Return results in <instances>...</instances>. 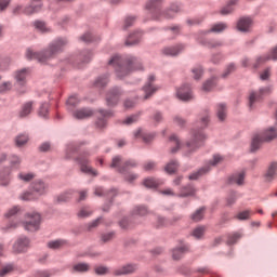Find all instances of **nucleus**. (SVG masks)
I'll use <instances>...</instances> for the list:
<instances>
[{
    "mask_svg": "<svg viewBox=\"0 0 277 277\" xmlns=\"http://www.w3.org/2000/svg\"><path fill=\"white\" fill-rule=\"evenodd\" d=\"M109 66H114L115 72L119 79L127 77L133 70H142V62L137 57H129L126 61L122 57L115 55L109 61Z\"/></svg>",
    "mask_w": 277,
    "mask_h": 277,
    "instance_id": "nucleus-1",
    "label": "nucleus"
},
{
    "mask_svg": "<svg viewBox=\"0 0 277 277\" xmlns=\"http://www.w3.org/2000/svg\"><path fill=\"white\" fill-rule=\"evenodd\" d=\"M66 44H68V41L66 39H57L50 45V48L45 52L37 53L34 52V50L28 49L26 51V57L27 60H38L41 64H44V62H49L51 57L57 55V53H60L64 49V47H66Z\"/></svg>",
    "mask_w": 277,
    "mask_h": 277,
    "instance_id": "nucleus-2",
    "label": "nucleus"
},
{
    "mask_svg": "<svg viewBox=\"0 0 277 277\" xmlns=\"http://www.w3.org/2000/svg\"><path fill=\"white\" fill-rule=\"evenodd\" d=\"M276 128H271L266 130L263 134H255L251 142V153H256V150L261 148V144H263V142H272V140H276Z\"/></svg>",
    "mask_w": 277,
    "mask_h": 277,
    "instance_id": "nucleus-3",
    "label": "nucleus"
},
{
    "mask_svg": "<svg viewBox=\"0 0 277 277\" xmlns=\"http://www.w3.org/2000/svg\"><path fill=\"white\" fill-rule=\"evenodd\" d=\"M42 222V216L38 212H28L25 215V220L23 222V226L25 230L29 233H36V230H40V224Z\"/></svg>",
    "mask_w": 277,
    "mask_h": 277,
    "instance_id": "nucleus-4",
    "label": "nucleus"
},
{
    "mask_svg": "<svg viewBox=\"0 0 277 277\" xmlns=\"http://www.w3.org/2000/svg\"><path fill=\"white\" fill-rule=\"evenodd\" d=\"M137 162L135 160H127L122 163V158L120 156H116L113 158L110 168H117L118 172L124 174L127 170H131V168H136Z\"/></svg>",
    "mask_w": 277,
    "mask_h": 277,
    "instance_id": "nucleus-5",
    "label": "nucleus"
},
{
    "mask_svg": "<svg viewBox=\"0 0 277 277\" xmlns=\"http://www.w3.org/2000/svg\"><path fill=\"white\" fill-rule=\"evenodd\" d=\"M88 154H83L77 158L81 172H83L84 174H90L91 176H98V172L90 166V160L88 159Z\"/></svg>",
    "mask_w": 277,
    "mask_h": 277,
    "instance_id": "nucleus-6",
    "label": "nucleus"
},
{
    "mask_svg": "<svg viewBox=\"0 0 277 277\" xmlns=\"http://www.w3.org/2000/svg\"><path fill=\"white\" fill-rule=\"evenodd\" d=\"M207 140V136L202 132V130H197L193 132V141L190 143H187V148L189 150H196V148H200L202 146V143Z\"/></svg>",
    "mask_w": 277,
    "mask_h": 277,
    "instance_id": "nucleus-7",
    "label": "nucleus"
},
{
    "mask_svg": "<svg viewBox=\"0 0 277 277\" xmlns=\"http://www.w3.org/2000/svg\"><path fill=\"white\" fill-rule=\"evenodd\" d=\"M27 250H29V238L25 236L17 238L13 245V252H15V254H21L27 252Z\"/></svg>",
    "mask_w": 277,
    "mask_h": 277,
    "instance_id": "nucleus-8",
    "label": "nucleus"
},
{
    "mask_svg": "<svg viewBox=\"0 0 277 277\" xmlns=\"http://www.w3.org/2000/svg\"><path fill=\"white\" fill-rule=\"evenodd\" d=\"M154 82L155 76H149L147 83L143 87V91L145 92V101L150 98V96H153V94H155V92L158 90V88L153 84Z\"/></svg>",
    "mask_w": 277,
    "mask_h": 277,
    "instance_id": "nucleus-9",
    "label": "nucleus"
},
{
    "mask_svg": "<svg viewBox=\"0 0 277 277\" xmlns=\"http://www.w3.org/2000/svg\"><path fill=\"white\" fill-rule=\"evenodd\" d=\"M265 92H269V88H265V89H261L260 92H251L249 94V103L248 106L250 107V109H252V107H254V105H256V103H259V101H261V96H263V94H265Z\"/></svg>",
    "mask_w": 277,
    "mask_h": 277,
    "instance_id": "nucleus-10",
    "label": "nucleus"
},
{
    "mask_svg": "<svg viewBox=\"0 0 277 277\" xmlns=\"http://www.w3.org/2000/svg\"><path fill=\"white\" fill-rule=\"evenodd\" d=\"M176 94L181 101H192V98H194V95L192 94V88H189V84L181 87L177 90Z\"/></svg>",
    "mask_w": 277,
    "mask_h": 277,
    "instance_id": "nucleus-11",
    "label": "nucleus"
},
{
    "mask_svg": "<svg viewBox=\"0 0 277 277\" xmlns=\"http://www.w3.org/2000/svg\"><path fill=\"white\" fill-rule=\"evenodd\" d=\"M269 60H277V47H275L268 55L258 57L253 66L254 68H259V66L265 64V62H269Z\"/></svg>",
    "mask_w": 277,
    "mask_h": 277,
    "instance_id": "nucleus-12",
    "label": "nucleus"
},
{
    "mask_svg": "<svg viewBox=\"0 0 277 277\" xmlns=\"http://www.w3.org/2000/svg\"><path fill=\"white\" fill-rule=\"evenodd\" d=\"M119 100H120V89H113L106 95V103L109 106L118 105Z\"/></svg>",
    "mask_w": 277,
    "mask_h": 277,
    "instance_id": "nucleus-13",
    "label": "nucleus"
},
{
    "mask_svg": "<svg viewBox=\"0 0 277 277\" xmlns=\"http://www.w3.org/2000/svg\"><path fill=\"white\" fill-rule=\"evenodd\" d=\"M94 111L90 108H80L74 113V118L77 120H85L87 118H92Z\"/></svg>",
    "mask_w": 277,
    "mask_h": 277,
    "instance_id": "nucleus-14",
    "label": "nucleus"
},
{
    "mask_svg": "<svg viewBox=\"0 0 277 277\" xmlns=\"http://www.w3.org/2000/svg\"><path fill=\"white\" fill-rule=\"evenodd\" d=\"M252 27V19L250 17H241L237 23L238 31H249Z\"/></svg>",
    "mask_w": 277,
    "mask_h": 277,
    "instance_id": "nucleus-15",
    "label": "nucleus"
},
{
    "mask_svg": "<svg viewBox=\"0 0 277 277\" xmlns=\"http://www.w3.org/2000/svg\"><path fill=\"white\" fill-rule=\"evenodd\" d=\"M100 114L102 118H98V120L96 121V127L98 129H105V127H107V121L105 120V118H111L114 114L107 110H100Z\"/></svg>",
    "mask_w": 277,
    "mask_h": 277,
    "instance_id": "nucleus-16",
    "label": "nucleus"
},
{
    "mask_svg": "<svg viewBox=\"0 0 277 277\" xmlns=\"http://www.w3.org/2000/svg\"><path fill=\"white\" fill-rule=\"evenodd\" d=\"M11 181L12 176L10 169H4L3 171L0 172V185H2V187H8Z\"/></svg>",
    "mask_w": 277,
    "mask_h": 277,
    "instance_id": "nucleus-17",
    "label": "nucleus"
},
{
    "mask_svg": "<svg viewBox=\"0 0 277 277\" xmlns=\"http://www.w3.org/2000/svg\"><path fill=\"white\" fill-rule=\"evenodd\" d=\"M134 137L135 140H140V137H142L145 144H150V142L155 140V134H148L144 133L142 130H137L134 132Z\"/></svg>",
    "mask_w": 277,
    "mask_h": 277,
    "instance_id": "nucleus-18",
    "label": "nucleus"
},
{
    "mask_svg": "<svg viewBox=\"0 0 277 277\" xmlns=\"http://www.w3.org/2000/svg\"><path fill=\"white\" fill-rule=\"evenodd\" d=\"M184 47L183 45H175V47H169V48H164L162 50L163 55H170L171 57H174L176 55H179V53H181V51H183Z\"/></svg>",
    "mask_w": 277,
    "mask_h": 277,
    "instance_id": "nucleus-19",
    "label": "nucleus"
},
{
    "mask_svg": "<svg viewBox=\"0 0 277 277\" xmlns=\"http://www.w3.org/2000/svg\"><path fill=\"white\" fill-rule=\"evenodd\" d=\"M135 272V266L128 264L114 272V276H126L127 274H133Z\"/></svg>",
    "mask_w": 277,
    "mask_h": 277,
    "instance_id": "nucleus-20",
    "label": "nucleus"
},
{
    "mask_svg": "<svg viewBox=\"0 0 277 277\" xmlns=\"http://www.w3.org/2000/svg\"><path fill=\"white\" fill-rule=\"evenodd\" d=\"M210 170H211L210 166L202 167L197 172L192 173L188 176V179H189V181H198V179H200V176H205V174H207V172H209Z\"/></svg>",
    "mask_w": 277,
    "mask_h": 277,
    "instance_id": "nucleus-21",
    "label": "nucleus"
},
{
    "mask_svg": "<svg viewBox=\"0 0 277 277\" xmlns=\"http://www.w3.org/2000/svg\"><path fill=\"white\" fill-rule=\"evenodd\" d=\"M34 111V102H27L22 106L19 118H27Z\"/></svg>",
    "mask_w": 277,
    "mask_h": 277,
    "instance_id": "nucleus-22",
    "label": "nucleus"
},
{
    "mask_svg": "<svg viewBox=\"0 0 277 277\" xmlns=\"http://www.w3.org/2000/svg\"><path fill=\"white\" fill-rule=\"evenodd\" d=\"M29 75V69L25 68L15 72V79L19 85H23Z\"/></svg>",
    "mask_w": 277,
    "mask_h": 277,
    "instance_id": "nucleus-23",
    "label": "nucleus"
},
{
    "mask_svg": "<svg viewBox=\"0 0 277 277\" xmlns=\"http://www.w3.org/2000/svg\"><path fill=\"white\" fill-rule=\"evenodd\" d=\"M246 179V172L241 171L239 173H236L229 177V183L236 184V185H243V181Z\"/></svg>",
    "mask_w": 277,
    "mask_h": 277,
    "instance_id": "nucleus-24",
    "label": "nucleus"
},
{
    "mask_svg": "<svg viewBox=\"0 0 277 277\" xmlns=\"http://www.w3.org/2000/svg\"><path fill=\"white\" fill-rule=\"evenodd\" d=\"M32 192L38 194L39 196H42V194H47V186L44 185V182L37 181L32 184Z\"/></svg>",
    "mask_w": 277,
    "mask_h": 277,
    "instance_id": "nucleus-25",
    "label": "nucleus"
},
{
    "mask_svg": "<svg viewBox=\"0 0 277 277\" xmlns=\"http://www.w3.org/2000/svg\"><path fill=\"white\" fill-rule=\"evenodd\" d=\"M76 272H79L80 274H83L84 272H90V264L88 263L74 264L71 267V274H75Z\"/></svg>",
    "mask_w": 277,
    "mask_h": 277,
    "instance_id": "nucleus-26",
    "label": "nucleus"
},
{
    "mask_svg": "<svg viewBox=\"0 0 277 277\" xmlns=\"http://www.w3.org/2000/svg\"><path fill=\"white\" fill-rule=\"evenodd\" d=\"M276 170H277V162H272L265 174L266 181H274V176H276Z\"/></svg>",
    "mask_w": 277,
    "mask_h": 277,
    "instance_id": "nucleus-27",
    "label": "nucleus"
},
{
    "mask_svg": "<svg viewBox=\"0 0 277 277\" xmlns=\"http://www.w3.org/2000/svg\"><path fill=\"white\" fill-rule=\"evenodd\" d=\"M37 3H40V0H32L31 5L25 9L24 11L25 14L29 15V14H36V12H40L41 5Z\"/></svg>",
    "mask_w": 277,
    "mask_h": 277,
    "instance_id": "nucleus-28",
    "label": "nucleus"
},
{
    "mask_svg": "<svg viewBox=\"0 0 277 277\" xmlns=\"http://www.w3.org/2000/svg\"><path fill=\"white\" fill-rule=\"evenodd\" d=\"M252 215H253L252 210H243L241 212H238L234 217L235 220L245 221V220H250Z\"/></svg>",
    "mask_w": 277,
    "mask_h": 277,
    "instance_id": "nucleus-29",
    "label": "nucleus"
},
{
    "mask_svg": "<svg viewBox=\"0 0 277 277\" xmlns=\"http://www.w3.org/2000/svg\"><path fill=\"white\" fill-rule=\"evenodd\" d=\"M17 179L19 181H23L24 183H29L30 181H34V179H36V174L35 173H27V172H19L17 174Z\"/></svg>",
    "mask_w": 277,
    "mask_h": 277,
    "instance_id": "nucleus-30",
    "label": "nucleus"
},
{
    "mask_svg": "<svg viewBox=\"0 0 277 277\" xmlns=\"http://www.w3.org/2000/svg\"><path fill=\"white\" fill-rule=\"evenodd\" d=\"M143 185H145L149 189H153L155 187H159V185H161V182H159V180H156L154 177H148L144 180Z\"/></svg>",
    "mask_w": 277,
    "mask_h": 277,
    "instance_id": "nucleus-31",
    "label": "nucleus"
},
{
    "mask_svg": "<svg viewBox=\"0 0 277 277\" xmlns=\"http://www.w3.org/2000/svg\"><path fill=\"white\" fill-rule=\"evenodd\" d=\"M141 38H142V32L136 31L135 34L129 36L128 40L126 41V44L128 45L137 44Z\"/></svg>",
    "mask_w": 277,
    "mask_h": 277,
    "instance_id": "nucleus-32",
    "label": "nucleus"
},
{
    "mask_svg": "<svg viewBox=\"0 0 277 277\" xmlns=\"http://www.w3.org/2000/svg\"><path fill=\"white\" fill-rule=\"evenodd\" d=\"M168 174H174L179 170V162L176 160H171L164 168Z\"/></svg>",
    "mask_w": 277,
    "mask_h": 277,
    "instance_id": "nucleus-33",
    "label": "nucleus"
},
{
    "mask_svg": "<svg viewBox=\"0 0 277 277\" xmlns=\"http://www.w3.org/2000/svg\"><path fill=\"white\" fill-rule=\"evenodd\" d=\"M216 114H217L219 120H221V121L226 120V105L219 104Z\"/></svg>",
    "mask_w": 277,
    "mask_h": 277,
    "instance_id": "nucleus-34",
    "label": "nucleus"
},
{
    "mask_svg": "<svg viewBox=\"0 0 277 277\" xmlns=\"http://www.w3.org/2000/svg\"><path fill=\"white\" fill-rule=\"evenodd\" d=\"M181 9L179 8V5H173L170 10L166 11L162 15L163 18H174V16L176 15V13L180 11Z\"/></svg>",
    "mask_w": 277,
    "mask_h": 277,
    "instance_id": "nucleus-35",
    "label": "nucleus"
},
{
    "mask_svg": "<svg viewBox=\"0 0 277 277\" xmlns=\"http://www.w3.org/2000/svg\"><path fill=\"white\" fill-rule=\"evenodd\" d=\"M185 252H187V248H185V247L174 249L173 253H172L174 261H179L180 259H182L183 254H185Z\"/></svg>",
    "mask_w": 277,
    "mask_h": 277,
    "instance_id": "nucleus-36",
    "label": "nucleus"
},
{
    "mask_svg": "<svg viewBox=\"0 0 277 277\" xmlns=\"http://www.w3.org/2000/svg\"><path fill=\"white\" fill-rule=\"evenodd\" d=\"M215 78H211L210 80H207L203 85H202V90L203 92H211L212 89L215 88Z\"/></svg>",
    "mask_w": 277,
    "mask_h": 277,
    "instance_id": "nucleus-37",
    "label": "nucleus"
},
{
    "mask_svg": "<svg viewBox=\"0 0 277 277\" xmlns=\"http://www.w3.org/2000/svg\"><path fill=\"white\" fill-rule=\"evenodd\" d=\"M170 144H173L175 147L171 148V153H176L181 146V142L176 135H171L169 138Z\"/></svg>",
    "mask_w": 277,
    "mask_h": 277,
    "instance_id": "nucleus-38",
    "label": "nucleus"
},
{
    "mask_svg": "<svg viewBox=\"0 0 277 277\" xmlns=\"http://www.w3.org/2000/svg\"><path fill=\"white\" fill-rule=\"evenodd\" d=\"M27 142H29V136H27L26 134H21L15 138L16 146H25Z\"/></svg>",
    "mask_w": 277,
    "mask_h": 277,
    "instance_id": "nucleus-39",
    "label": "nucleus"
},
{
    "mask_svg": "<svg viewBox=\"0 0 277 277\" xmlns=\"http://www.w3.org/2000/svg\"><path fill=\"white\" fill-rule=\"evenodd\" d=\"M109 83V80L107 79V76L100 77L95 80V88H105V85Z\"/></svg>",
    "mask_w": 277,
    "mask_h": 277,
    "instance_id": "nucleus-40",
    "label": "nucleus"
},
{
    "mask_svg": "<svg viewBox=\"0 0 277 277\" xmlns=\"http://www.w3.org/2000/svg\"><path fill=\"white\" fill-rule=\"evenodd\" d=\"M202 217H205V208H201V209L197 210V211L192 215L193 222H200V220H202Z\"/></svg>",
    "mask_w": 277,
    "mask_h": 277,
    "instance_id": "nucleus-41",
    "label": "nucleus"
},
{
    "mask_svg": "<svg viewBox=\"0 0 277 277\" xmlns=\"http://www.w3.org/2000/svg\"><path fill=\"white\" fill-rule=\"evenodd\" d=\"M239 239H241V233H234L228 236L227 243L229 246H233L234 243H237V241H239Z\"/></svg>",
    "mask_w": 277,
    "mask_h": 277,
    "instance_id": "nucleus-42",
    "label": "nucleus"
},
{
    "mask_svg": "<svg viewBox=\"0 0 277 277\" xmlns=\"http://www.w3.org/2000/svg\"><path fill=\"white\" fill-rule=\"evenodd\" d=\"M64 243H66V241H64V240H53L48 243V248H51L52 250H57V249L62 248V246H64Z\"/></svg>",
    "mask_w": 277,
    "mask_h": 277,
    "instance_id": "nucleus-43",
    "label": "nucleus"
},
{
    "mask_svg": "<svg viewBox=\"0 0 277 277\" xmlns=\"http://www.w3.org/2000/svg\"><path fill=\"white\" fill-rule=\"evenodd\" d=\"M228 26L224 23L215 24L212 26L210 31H214L215 34H221V31H224Z\"/></svg>",
    "mask_w": 277,
    "mask_h": 277,
    "instance_id": "nucleus-44",
    "label": "nucleus"
},
{
    "mask_svg": "<svg viewBox=\"0 0 277 277\" xmlns=\"http://www.w3.org/2000/svg\"><path fill=\"white\" fill-rule=\"evenodd\" d=\"M11 61L9 57H0V70H8L10 68Z\"/></svg>",
    "mask_w": 277,
    "mask_h": 277,
    "instance_id": "nucleus-45",
    "label": "nucleus"
},
{
    "mask_svg": "<svg viewBox=\"0 0 277 277\" xmlns=\"http://www.w3.org/2000/svg\"><path fill=\"white\" fill-rule=\"evenodd\" d=\"M233 5H235V2H230V3L227 4L225 8H223V9L221 10L222 16H226V15H228V14H233V11L235 10V9L233 8Z\"/></svg>",
    "mask_w": 277,
    "mask_h": 277,
    "instance_id": "nucleus-46",
    "label": "nucleus"
},
{
    "mask_svg": "<svg viewBox=\"0 0 277 277\" xmlns=\"http://www.w3.org/2000/svg\"><path fill=\"white\" fill-rule=\"evenodd\" d=\"M12 272H14V265L8 264L0 271V277L6 276V274H12Z\"/></svg>",
    "mask_w": 277,
    "mask_h": 277,
    "instance_id": "nucleus-47",
    "label": "nucleus"
},
{
    "mask_svg": "<svg viewBox=\"0 0 277 277\" xmlns=\"http://www.w3.org/2000/svg\"><path fill=\"white\" fill-rule=\"evenodd\" d=\"M35 27L36 29H38V31H41L42 34H44V31H49V28L47 27V24L44 22H35Z\"/></svg>",
    "mask_w": 277,
    "mask_h": 277,
    "instance_id": "nucleus-48",
    "label": "nucleus"
},
{
    "mask_svg": "<svg viewBox=\"0 0 277 277\" xmlns=\"http://www.w3.org/2000/svg\"><path fill=\"white\" fill-rule=\"evenodd\" d=\"M194 194H196V189L192 186H187V187L183 188L181 196L182 197L194 196Z\"/></svg>",
    "mask_w": 277,
    "mask_h": 277,
    "instance_id": "nucleus-49",
    "label": "nucleus"
},
{
    "mask_svg": "<svg viewBox=\"0 0 277 277\" xmlns=\"http://www.w3.org/2000/svg\"><path fill=\"white\" fill-rule=\"evenodd\" d=\"M202 235H205V227L202 226L197 227L193 230V237H195L196 239H200Z\"/></svg>",
    "mask_w": 277,
    "mask_h": 277,
    "instance_id": "nucleus-50",
    "label": "nucleus"
},
{
    "mask_svg": "<svg viewBox=\"0 0 277 277\" xmlns=\"http://www.w3.org/2000/svg\"><path fill=\"white\" fill-rule=\"evenodd\" d=\"M95 274H97V276H105V274H109V268L106 266H97L95 267Z\"/></svg>",
    "mask_w": 277,
    "mask_h": 277,
    "instance_id": "nucleus-51",
    "label": "nucleus"
},
{
    "mask_svg": "<svg viewBox=\"0 0 277 277\" xmlns=\"http://www.w3.org/2000/svg\"><path fill=\"white\" fill-rule=\"evenodd\" d=\"M71 198V193H64L57 197V202H68Z\"/></svg>",
    "mask_w": 277,
    "mask_h": 277,
    "instance_id": "nucleus-52",
    "label": "nucleus"
},
{
    "mask_svg": "<svg viewBox=\"0 0 277 277\" xmlns=\"http://www.w3.org/2000/svg\"><path fill=\"white\" fill-rule=\"evenodd\" d=\"M78 215L79 217H90V215H92V210H90V208H82Z\"/></svg>",
    "mask_w": 277,
    "mask_h": 277,
    "instance_id": "nucleus-53",
    "label": "nucleus"
},
{
    "mask_svg": "<svg viewBox=\"0 0 277 277\" xmlns=\"http://www.w3.org/2000/svg\"><path fill=\"white\" fill-rule=\"evenodd\" d=\"M47 114H49V104H42L39 109V116L47 118Z\"/></svg>",
    "mask_w": 277,
    "mask_h": 277,
    "instance_id": "nucleus-54",
    "label": "nucleus"
},
{
    "mask_svg": "<svg viewBox=\"0 0 277 277\" xmlns=\"http://www.w3.org/2000/svg\"><path fill=\"white\" fill-rule=\"evenodd\" d=\"M134 213L135 215H146V213H148V210L144 206H138L134 208Z\"/></svg>",
    "mask_w": 277,
    "mask_h": 277,
    "instance_id": "nucleus-55",
    "label": "nucleus"
},
{
    "mask_svg": "<svg viewBox=\"0 0 277 277\" xmlns=\"http://www.w3.org/2000/svg\"><path fill=\"white\" fill-rule=\"evenodd\" d=\"M67 105L70 107H76V105H79V97L77 95H72L67 100Z\"/></svg>",
    "mask_w": 277,
    "mask_h": 277,
    "instance_id": "nucleus-56",
    "label": "nucleus"
},
{
    "mask_svg": "<svg viewBox=\"0 0 277 277\" xmlns=\"http://www.w3.org/2000/svg\"><path fill=\"white\" fill-rule=\"evenodd\" d=\"M12 90V82H3L0 84V94H3V92H8Z\"/></svg>",
    "mask_w": 277,
    "mask_h": 277,
    "instance_id": "nucleus-57",
    "label": "nucleus"
},
{
    "mask_svg": "<svg viewBox=\"0 0 277 277\" xmlns=\"http://www.w3.org/2000/svg\"><path fill=\"white\" fill-rule=\"evenodd\" d=\"M134 23H135V17L129 16L124 19L123 28L129 29V27H131V25H133Z\"/></svg>",
    "mask_w": 277,
    "mask_h": 277,
    "instance_id": "nucleus-58",
    "label": "nucleus"
},
{
    "mask_svg": "<svg viewBox=\"0 0 277 277\" xmlns=\"http://www.w3.org/2000/svg\"><path fill=\"white\" fill-rule=\"evenodd\" d=\"M10 163L12 168H18V166H21V159L18 158V156H12Z\"/></svg>",
    "mask_w": 277,
    "mask_h": 277,
    "instance_id": "nucleus-59",
    "label": "nucleus"
},
{
    "mask_svg": "<svg viewBox=\"0 0 277 277\" xmlns=\"http://www.w3.org/2000/svg\"><path fill=\"white\" fill-rule=\"evenodd\" d=\"M18 211H21V209L15 206V207L11 208V209L5 213V217H12V216L16 215V213H18Z\"/></svg>",
    "mask_w": 277,
    "mask_h": 277,
    "instance_id": "nucleus-60",
    "label": "nucleus"
},
{
    "mask_svg": "<svg viewBox=\"0 0 277 277\" xmlns=\"http://www.w3.org/2000/svg\"><path fill=\"white\" fill-rule=\"evenodd\" d=\"M137 174L135 173H127L124 175V180L128 181V183H133V181H136Z\"/></svg>",
    "mask_w": 277,
    "mask_h": 277,
    "instance_id": "nucleus-61",
    "label": "nucleus"
},
{
    "mask_svg": "<svg viewBox=\"0 0 277 277\" xmlns=\"http://www.w3.org/2000/svg\"><path fill=\"white\" fill-rule=\"evenodd\" d=\"M194 79H200L202 77V67H197L193 69Z\"/></svg>",
    "mask_w": 277,
    "mask_h": 277,
    "instance_id": "nucleus-62",
    "label": "nucleus"
},
{
    "mask_svg": "<svg viewBox=\"0 0 277 277\" xmlns=\"http://www.w3.org/2000/svg\"><path fill=\"white\" fill-rule=\"evenodd\" d=\"M156 163L155 162H153V161H148V162H146L145 164H144V170L146 171V172H150V170H153L154 168H156Z\"/></svg>",
    "mask_w": 277,
    "mask_h": 277,
    "instance_id": "nucleus-63",
    "label": "nucleus"
},
{
    "mask_svg": "<svg viewBox=\"0 0 277 277\" xmlns=\"http://www.w3.org/2000/svg\"><path fill=\"white\" fill-rule=\"evenodd\" d=\"M53 276V273L48 271H41L37 273V277H51Z\"/></svg>",
    "mask_w": 277,
    "mask_h": 277,
    "instance_id": "nucleus-64",
    "label": "nucleus"
}]
</instances>
